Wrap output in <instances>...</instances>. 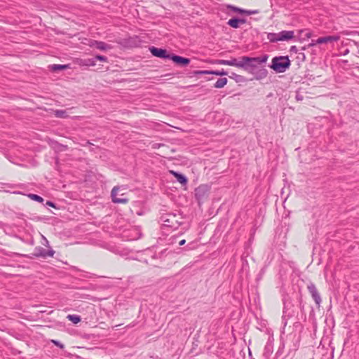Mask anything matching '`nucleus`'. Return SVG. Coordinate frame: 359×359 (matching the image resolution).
I'll return each mask as SVG.
<instances>
[{"label":"nucleus","instance_id":"obj_37","mask_svg":"<svg viewBox=\"0 0 359 359\" xmlns=\"http://www.w3.org/2000/svg\"><path fill=\"white\" fill-rule=\"evenodd\" d=\"M316 44H317V43H316V41L313 40V41H312V42H311V43L310 44V46H315V45H316Z\"/></svg>","mask_w":359,"mask_h":359},{"label":"nucleus","instance_id":"obj_40","mask_svg":"<svg viewBox=\"0 0 359 359\" xmlns=\"http://www.w3.org/2000/svg\"><path fill=\"white\" fill-rule=\"evenodd\" d=\"M296 98H297V100H302V97H299L298 95L296 96Z\"/></svg>","mask_w":359,"mask_h":359},{"label":"nucleus","instance_id":"obj_19","mask_svg":"<svg viewBox=\"0 0 359 359\" xmlns=\"http://www.w3.org/2000/svg\"><path fill=\"white\" fill-rule=\"evenodd\" d=\"M81 65L83 66L93 67L96 65L95 58L92 57L82 60L81 62Z\"/></svg>","mask_w":359,"mask_h":359},{"label":"nucleus","instance_id":"obj_31","mask_svg":"<svg viewBox=\"0 0 359 359\" xmlns=\"http://www.w3.org/2000/svg\"><path fill=\"white\" fill-rule=\"evenodd\" d=\"M290 51L291 53H298V48L296 46H292L290 48Z\"/></svg>","mask_w":359,"mask_h":359},{"label":"nucleus","instance_id":"obj_25","mask_svg":"<svg viewBox=\"0 0 359 359\" xmlns=\"http://www.w3.org/2000/svg\"><path fill=\"white\" fill-rule=\"evenodd\" d=\"M28 196L31 199H32V200H34L35 201L39 202V203H41V202L43 201V198L42 197H41L40 196L36 195V194H29L28 195Z\"/></svg>","mask_w":359,"mask_h":359},{"label":"nucleus","instance_id":"obj_35","mask_svg":"<svg viewBox=\"0 0 359 359\" xmlns=\"http://www.w3.org/2000/svg\"><path fill=\"white\" fill-rule=\"evenodd\" d=\"M212 74H215L217 75H224V72L222 70L221 72H212Z\"/></svg>","mask_w":359,"mask_h":359},{"label":"nucleus","instance_id":"obj_42","mask_svg":"<svg viewBox=\"0 0 359 359\" xmlns=\"http://www.w3.org/2000/svg\"><path fill=\"white\" fill-rule=\"evenodd\" d=\"M220 63H221V64H224V60H221V61H220Z\"/></svg>","mask_w":359,"mask_h":359},{"label":"nucleus","instance_id":"obj_32","mask_svg":"<svg viewBox=\"0 0 359 359\" xmlns=\"http://www.w3.org/2000/svg\"><path fill=\"white\" fill-rule=\"evenodd\" d=\"M52 342L55 344L56 346H59L60 348H64V345L62 344H61L60 341H56V340H52Z\"/></svg>","mask_w":359,"mask_h":359},{"label":"nucleus","instance_id":"obj_9","mask_svg":"<svg viewBox=\"0 0 359 359\" xmlns=\"http://www.w3.org/2000/svg\"><path fill=\"white\" fill-rule=\"evenodd\" d=\"M273 337L269 335L263 351V355L265 358H269L273 351Z\"/></svg>","mask_w":359,"mask_h":359},{"label":"nucleus","instance_id":"obj_13","mask_svg":"<svg viewBox=\"0 0 359 359\" xmlns=\"http://www.w3.org/2000/svg\"><path fill=\"white\" fill-rule=\"evenodd\" d=\"M170 60H172L175 64L182 67H185L190 63V60L187 57H183L180 55L171 54Z\"/></svg>","mask_w":359,"mask_h":359},{"label":"nucleus","instance_id":"obj_34","mask_svg":"<svg viewBox=\"0 0 359 359\" xmlns=\"http://www.w3.org/2000/svg\"><path fill=\"white\" fill-rule=\"evenodd\" d=\"M46 205H49L50 207H55L54 203L53 202H51V201H47Z\"/></svg>","mask_w":359,"mask_h":359},{"label":"nucleus","instance_id":"obj_4","mask_svg":"<svg viewBox=\"0 0 359 359\" xmlns=\"http://www.w3.org/2000/svg\"><path fill=\"white\" fill-rule=\"evenodd\" d=\"M180 217L176 214L165 213L161 215L160 219L164 226L170 227L172 229H176L179 227L181 222L179 221Z\"/></svg>","mask_w":359,"mask_h":359},{"label":"nucleus","instance_id":"obj_7","mask_svg":"<svg viewBox=\"0 0 359 359\" xmlns=\"http://www.w3.org/2000/svg\"><path fill=\"white\" fill-rule=\"evenodd\" d=\"M149 51L154 56L162 59H170L171 55L165 49L158 48L155 46L150 47Z\"/></svg>","mask_w":359,"mask_h":359},{"label":"nucleus","instance_id":"obj_15","mask_svg":"<svg viewBox=\"0 0 359 359\" xmlns=\"http://www.w3.org/2000/svg\"><path fill=\"white\" fill-rule=\"evenodd\" d=\"M340 37L337 35H332V36H326L323 37H320L317 40H316V43H332L334 41H339Z\"/></svg>","mask_w":359,"mask_h":359},{"label":"nucleus","instance_id":"obj_14","mask_svg":"<svg viewBox=\"0 0 359 359\" xmlns=\"http://www.w3.org/2000/svg\"><path fill=\"white\" fill-rule=\"evenodd\" d=\"M226 8L229 10V11H226V14L232 17L233 13L243 15V13L245 12V9L236 7L231 4H226Z\"/></svg>","mask_w":359,"mask_h":359},{"label":"nucleus","instance_id":"obj_38","mask_svg":"<svg viewBox=\"0 0 359 359\" xmlns=\"http://www.w3.org/2000/svg\"><path fill=\"white\" fill-rule=\"evenodd\" d=\"M223 353V351H217V354L218 356H221V355Z\"/></svg>","mask_w":359,"mask_h":359},{"label":"nucleus","instance_id":"obj_10","mask_svg":"<svg viewBox=\"0 0 359 359\" xmlns=\"http://www.w3.org/2000/svg\"><path fill=\"white\" fill-rule=\"evenodd\" d=\"M120 188L118 187H114L111 192V201L114 203H127L128 199L123 197H117L118 191Z\"/></svg>","mask_w":359,"mask_h":359},{"label":"nucleus","instance_id":"obj_2","mask_svg":"<svg viewBox=\"0 0 359 359\" xmlns=\"http://www.w3.org/2000/svg\"><path fill=\"white\" fill-rule=\"evenodd\" d=\"M297 299L299 303L298 306H295L291 299H283L284 306L283 311L282 320L284 327L287 325L288 319L293 317L297 313L298 307L302 312L304 310V304H303L302 295L299 294L297 297Z\"/></svg>","mask_w":359,"mask_h":359},{"label":"nucleus","instance_id":"obj_28","mask_svg":"<svg viewBox=\"0 0 359 359\" xmlns=\"http://www.w3.org/2000/svg\"><path fill=\"white\" fill-rule=\"evenodd\" d=\"M257 13V11H256V10H245V12L243 13V15H250L252 14H255Z\"/></svg>","mask_w":359,"mask_h":359},{"label":"nucleus","instance_id":"obj_29","mask_svg":"<svg viewBox=\"0 0 359 359\" xmlns=\"http://www.w3.org/2000/svg\"><path fill=\"white\" fill-rule=\"evenodd\" d=\"M55 254V251L52 249H50V250H46V257H53Z\"/></svg>","mask_w":359,"mask_h":359},{"label":"nucleus","instance_id":"obj_26","mask_svg":"<svg viewBox=\"0 0 359 359\" xmlns=\"http://www.w3.org/2000/svg\"><path fill=\"white\" fill-rule=\"evenodd\" d=\"M224 86V78L219 79L215 83V88H222Z\"/></svg>","mask_w":359,"mask_h":359},{"label":"nucleus","instance_id":"obj_5","mask_svg":"<svg viewBox=\"0 0 359 359\" xmlns=\"http://www.w3.org/2000/svg\"><path fill=\"white\" fill-rule=\"evenodd\" d=\"M248 56H242L238 58H232L231 60H226V65L234 66L236 67L242 68L247 72L250 73L249 62L246 61Z\"/></svg>","mask_w":359,"mask_h":359},{"label":"nucleus","instance_id":"obj_20","mask_svg":"<svg viewBox=\"0 0 359 359\" xmlns=\"http://www.w3.org/2000/svg\"><path fill=\"white\" fill-rule=\"evenodd\" d=\"M233 76H229V77L233 78L237 83H245L248 81V79L241 75H238L236 74H232Z\"/></svg>","mask_w":359,"mask_h":359},{"label":"nucleus","instance_id":"obj_8","mask_svg":"<svg viewBox=\"0 0 359 359\" xmlns=\"http://www.w3.org/2000/svg\"><path fill=\"white\" fill-rule=\"evenodd\" d=\"M208 191L207 185H201L195 189V196L199 203L208 196Z\"/></svg>","mask_w":359,"mask_h":359},{"label":"nucleus","instance_id":"obj_17","mask_svg":"<svg viewBox=\"0 0 359 359\" xmlns=\"http://www.w3.org/2000/svg\"><path fill=\"white\" fill-rule=\"evenodd\" d=\"M293 31L283 30L278 33V41H288L294 37Z\"/></svg>","mask_w":359,"mask_h":359},{"label":"nucleus","instance_id":"obj_36","mask_svg":"<svg viewBox=\"0 0 359 359\" xmlns=\"http://www.w3.org/2000/svg\"><path fill=\"white\" fill-rule=\"evenodd\" d=\"M185 242H186L185 240H182L181 241H180L179 245H183L185 243Z\"/></svg>","mask_w":359,"mask_h":359},{"label":"nucleus","instance_id":"obj_1","mask_svg":"<svg viewBox=\"0 0 359 359\" xmlns=\"http://www.w3.org/2000/svg\"><path fill=\"white\" fill-rule=\"evenodd\" d=\"M269 58V55L265 54L261 57H248L246 61L249 62L250 74L255 76L257 80H261L266 78L268 75V71L265 68H259L258 65L265 63Z\"/></svg>","mask_w":359,"mask_h":359},{"label":"nucleus","instance_id":"obj_43","mask_svg":"<svg viewBox=\"0 0 359 359\" xmlns=\"http://www.w3.org/2000/svg\"><path fill=\"white\" fill-rule=\"evenodd\" d=\"M225 75H226V76L229 75V72H226Z\"/></svg>","mask_w":359,"mask_h":359},{"label":"nucleus","instance_id":"obj_41","mask_svg":"<svg viewBox=\"0 0 359 359\" xmlns=\"http://www.w3.org/2000/svg\"><path fill=\"white\" fill-rule=\"evenodd\" d=\"M349 52V50L347 49L345 53H344V55H346Z\"/></svg>","mask_w":359,"mask_h":359},{"label":"nucleus","instance_id":"obj_21","mask_svg":"<svg viewBox=\"0 0 359 359\" xmlns=\"http://www.w3.org/2000/svg\"><path fill=\"white\" fill-rule=\"evenodd\" d=\"M278 33H268L267 34V39L271 43H276L278 41Z\"/></svg>","mask_w":359,"mask_h":359},{"label":"nucleus","instance_id":"obj_27","mask_svg":"<svg viewBox=\"0 0 359 359\" xmlns=\"http://www.w3.org/2000/svg\"><path fill=\"white\" fill-rule=\"evenodd\" d=\"M94 57L95 58V61L100 60L101 62H107V57L103 55H97Z\"/></svg>","mask_w":359,"mask_h":359},{"label":"nucleus","instance_id":"obj_33","mask_svg":"<svg viewBox=\"0 0 359 359\" xmlns=\"http://www.w3.org/2000/svg\"><path fill=\"white\" fill-rule=\"evenodd\" d=\"M135 231H136L137 236L136 237H135L133 239L140 238L141 237V233H140V231L137 229H135Z\"/></svg>","mask_w":359,"mask_h":359},{"label":"nucleus","instance_id":"obj_23","mask_svg":"<svg viewBox=\"0 0 359 359\" xmlns=\"http://www.w3.org/2000/svg\"><path fill=\"white\" fill-rule=\"evenodd\" d=\"M67 318L72 321L74 324H77L81 321V317L78 315H68Z\"/></svg>","mask_w":359,"mask_h":359},{"label":"nucleus","instance_id":"obj_39","mask_svg":"<svg viewBox=\"0 0 359 359\" xmlns=\"http://www.w3.org/2000/svg\"><path fill=\"white\" fill-rule=\"evenodd\" d=\"M43 239L45 240V243H46V245H48V241H47V239H46L44 236H43Z\"/></svg>","mask_w":359,"mask_h":359},{"label":"nucleus","instance_id":"obj_11","mask_svg":"<svg viewBox=\"0 0 359 359\" xmlns=\"http://www.w3.org/2000/svg\"><path fill=\"white\" fill-rule=\"evenodd\" d=\"M247 22V20L245 18H239V17H232L231 19L228 20L226 22L228 25L231 27L237 29L241 27V25H243Z\"/></svg>","mask_w":359,"mask_h":359},{"label":"nucleus","instance_id":"obj_16","mask_svg":"<svg viewBox=\"0 0 359 359\" xmlns=\"http://www.w3.org/2000/svg\"><path fill=\"white\" fill-rule=\"evenodd\" d=\"M244 356L241 353V351L231 348L227 353H226V359H243Z\"/></svg>","mask_w":359,"mask_h":359},{"label":"nucleus","instance_id":"obj_18","mask_svg":"<svg viewBox=\"0 0 359 359\" xmlns=\"http://www.w3.org/2000/svg\"><path fill=\"white\" fill-rule=\"evenodd\" d=\"M170 172L176 178L177 182H179L181 184L186 185L187 184L188 180L184 175L174 170H170Z\"/></svg>","mask_w":359,"mask_h":359},{"label":"nucleus","instance_id":"obj_3","mask_svg":"<svg viewBox=\"0 0 359 359\" xmlns=\"http://www.w3.org/2000/svg\"><path fill=\"white\" fill-rule=\"evenodd\" d=\"M291 61L288 56H276L271 60V64L269 67L276 73H284L290 68Z\"/></svg>","mask_w":359,"mask_h":359},{"label":"nucleus","instance_id":"obj_24","mask_svg":"<svg viewBox=\"0 0 359 359\" xmlns=\"http://www.w3.org/2000/svg\"><path fill=\"white\" fill-rule=\"evenodd\" d=\"M68 67V65H53L51 66V69L53 71H58V70H63Z\"/></svg>","mask_w":359,"mask_h":359},{"label":"nucleus","instance_id":"obj_22","mask_svg":"<svg viewBox=\"0 0 359 359\" xmlns=\"http://www.w3.org/2000/svg\"><path fill=\"white\" fill-rule=\"evenodd\" d=\"M35 250H36L35 255L36 257H41L46 258V249H44L41 247H39V248H36Z\"/></svg>","mask_w":359,"mask_h":359},{"label":"nucleus","instance_id":"obj_12","mask_svg":"<svg viewBox=\"0 0 359 359\" xmlns=\"http://www.w3.org/2000/svg\"><path fill=\"white\" fill-rule=\"evenodd\" d=\"M90 47H95L100 50H107L111 48V45L106 43L103 41L91 40L89 43Z\"/></svg>","mask_w":359,"mask_h":359},{"label":"nucleus","instance_id":"obj_30","mask_svg":"<svg viewBox=\"0 0 359 359\" xmlns=\"http://www.w3.org/2000/svg\"><path fill=\"white\" fill-rule=\"evenodd\" d=\"M65 113H66L65 111L57 110V111H56L55 114L57 117H64L65 116L64 115L65 114Z\"/></svg>","mask_w":359,"mask_h":359},{"label":"nucleus","instance_id":"obj_6","mask_svg":"<svg viewBox=\"0 0 359 359\" xmlns=\"http://www.w3.org/2000/svg\"><path fill=\"white\" fill-rule=\"evenodd\" d=\"M307 290L310 294L311 295L312 299L315 302L316 306L318 308H320L322 302V298L315 284L313 283H310L307 285Z\"/></svg>","mask_w":359,"mask_h":359}]
</instances>
